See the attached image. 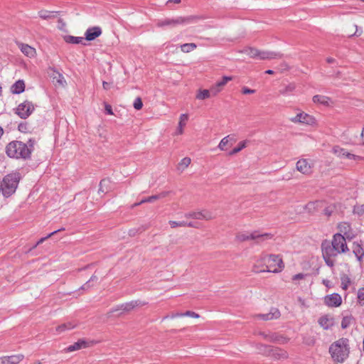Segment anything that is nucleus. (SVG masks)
Instances as JSON below:
<instances>
[{
  "label": "nucleus",
  "mask_w": 364,
  "mask_h": 364,
  "mask_svg": "<svg viewBox=\"0 0 364 364\" xmlns=\"http://www.w3.org/2000/svg\"><path fill=\"white\" fill-rule=\"evenodd\" d=\"M304 277V275L301 273L296 274L293 276L292 279L293 280H297V279H301Z\"/></svg>",
  "instance_id": "62"
},
{
  "label": "nucleus",
  "mask_w": 364,
  "mask_h": 364,
  "mask_svg": "<svg viewBox=\"0 0 364 364\" xmlns=\"http://www.w3.org/2000/svg\"><path fill=\"white\" fill-rule=\"evenodd\" d=\"M35 107L32 102L26 100L18 105L15 109V114H16L21 119H27L34 111Z\"/></svg>",
  "instance_id": "8"
},
{
  "label": "nucleus",
  "mask_w": 364,
  "mask_h": 364,
  "mask_svg": "<svg viewBox=\"0 0 364 364\" xmlns=\"http://www.w3.org/2000/svg\"><path fill=\"white\" fill-rule=\"evenodd\" d=\"M230 144V136H227L221 139L218 144V148L222 150H226L227 146Z\"/></svg>",
  "instance_id": "40"
},
{
  "label": "nucleus",
  "mask_w": 364,
  "mask_h": 364,
  "mask_svg": "<svg viewBox=\"0 0 364 364\" xmlns=\"http://www.w3.org/2000/svg\"><path fill=\"white\" fill-rule=\"evenodd\" d=\"M182 316H184V315H183V313H176V314H171V316H170V318H176V317H182ZM169 316H166L164 317L163 320L168 318Z\"/></svg>",
  "instance_id": "59"
},
{
  "label": "nucleus",
  "mask_w": 364,
  "mask_h": 364,
  "mask_svg": "<svg viewBox=\"0 0 364 364\" xmlns=\"http://www.w3.org/2000/svg\"><path fill=\"white\" fill-rule=\"evenodd\" d=\"M169 225H171V227L172 228H175L177 227H186V221L176 222V221L170 220Z\"/></svg>",
  "instance_id": "47"
},
{
  "label": "nucleus",
  "mask_w": 364,
  "mask_h": 364,
  "mask_svg": "<svg viewBox=\"0 0 364 364\" xmlns=\"http://www.w3.org/2000/svg\"><path fill=\"white\" fill-rule=\"evenodd\" d=\"M210 97L212 96L210 90H200L196 95V98L198 100H205Z\"/></svg>",
  "instance_id": "36"
},
{
  "label": "nucleus",
  "mask_w": 364,
  "mask_h": 364,
  "mask_svg": "<svg viewBox=\"0 0 364 364\" xmlns=\"http://www.w3.org/2000/svg\"><path fill=\"white\" fill-rule=\"evenodd\" d=\"M293 122H299L306 124H313L315 123V118L306 113L301 112L297 114L294 118L291 119Z\"/></svg>",
  "instance_id": "12"
},
{
  "label": "nucleus",
  "mask_w": 364,
  "mask_h": 364,
  "mask_svg": "<svg viewBox=\"0 0 364 364\" xmlns=\"http://www.w3.org/2000/svg\"><path fill=\"white\" fill-rule=\"evenodd\" d=\"M24 90H25V83L23 80H17L11 87V92L13 94L18 95V94L23 92Z\"/></svg>",
  "instance_id": "21"
},
{
  "label": "nucleus",
  "mask_w": 364,
  "mask_h": 364,
  "mask_svg": "<svg viewBox=\"0 0 364 364\" xmlns=\"http://www.w3.org/2000/svg\"><path fill=\"white\" fill-rule=\"evenodd\" d=\"M321 251L326 265L333 267L335 264L334 258L339 254L348 252L349 249L345 236L341 233H336L331 241L325 240L322 242Z\"/></svg>",
  "instance_id": "1"
},
{
  "label": "nucleus",
  "mask_w": 364,
  "mask_h": 364,
  "mask_svg": "<svg viewBox=\"0 0 364 364\" xmlns=\"http://www.w3.org/2000/svg\"><path fill=\"white\" fill-rule=\"evenodd\" d=\"M350 353L349 340L341 338L334 341L329 347L332 359L337 363H343Z\"/></svg>",
  "instance_id": "4"
},
{
  "label": "nucleus",
  "mask_w": 364,
  "mask_h": 364,
  "mask_svg": "<svg viewBox=\"0 0 364 364\" xmlns=\"http://www.w3.org/2000/svg\"><path fill=\"white\" fill-rule=\"evenodd\" d=\"M318 203V201L309 202L305 205L304 209L309 213H314L316 210Z\"/></svg>",
  "instance_id": "37"
},
{
  "label": "nucleus",
  "mask_w": 364,
  "mask_h": 364,
  "mask_svg": "<svg viewBox=\"0 0 364 364\" xmlns=\"http://www.w3.org/2000/svg\"><path fill=\"white\" fill-rule=\"evenodd\" d=\"M284 267V262L279 255H270L266 260L267 272L278 273Z\"/></svg>",
  "instance_id": "6"
},
{
  "label": "nucleus",
  "mask_w": 364,
  "mask_h": 364,
  "mask_svg": "<svg viewBox=\"0 0 364 364\" xmlns=\"http://www.w3.org/2000/svg\"><path fill=\"white\" fill-rule=\"evenodd\" d=\"M353 253L356 257L357 259L361 262L364 257V249L363 247L362 240L355 241L352 245Z\"/></svg>",
  "instance_id": "14"
},
{
  "label": "nucleus",
  "mask_w": 364,
  "mask_h": 364,
  "mask_svg": "<svg viewBox=\"0 0 364 364\" xmlns=\"http://www.w3.org/2000/svg\"><path fill=\"white\" fill-rule=\"evenodd\" d=\"M188 116L186 114H182L180 117L178 123V133L181 134L183 133V127L186 125V122L188 120Z\"/></svg>",
  "instance_id": "34"
},
{
  "label": "nucleus",
  "mask_w": 364,
  "mask_h": 364,
  "mask_svg": "<svg viewBox=\"0 0 364 364\" xmlns=\"http://www.w3.org/2000/svg\"><path fill=\"white\" fill-rule=\"evenodd\" d=\"M221 87H218V83L216 82L214 85H213L209 90L210 92V95L212 97L216 96L221 90Z\"/></svg>",
  "instance_id": "43"
},
{
  "label": "nucleus",
  "mask_w": 364,
  "mask_h": 364,
  "mask_svg": "<svg viewBox=\"0 0 364 364\" xmlns=\"http://www.w3.org/2000/svg\"><path fill=\"white\" fill-rule=\"evenodd\" d=\"M63 40L67 43H71V44H80V43H81V44L85 45V46L86 45L85 43H83L84 38H82V37H75V36H70V35H66V36H63Z\"/></svg>",
  "instance_id": "23"
},
{
  "label": "nucleus",
  "mask_w": 364,
  "mask_h": 364,
  "mask_svg": "<svg viewBox=\"0 0 364 364\" xmlns=\"http://www.w3.org/2000/svg\"><path fill=\"white\" fill-rule=\"evenodd\" d=\"M346 158L351 160H358L361 159L360 156L351 154L348 151L346 152Z\"/></svg>",
  "instance_id": "53"
},
{
  "label": "nucleus",
  "mask_w": 364,
  "mask_h": 364,
  "mask_svg": "<svg viewBox=\"0 0 364 364\" xmlns=\"http://www.w3.org/2000/svg\"><path fill=\"white\" fill-rule=\"evenodd\" d=\"M183 315H184V316H190V317H193V318H198L200 317L199 314H198L197 313H196L194 311H186V312L183 313Z\"/></svg>",
  "instance_id": "51"
},
{
  "label": "nucleus",
  "mask_w": 364,
  "mask_h": 364,
  "mask_svg": "<svg viewBox=\"0 0 364 364\" xmlns=\"http://www.w3.org/2000/svg\"><path fill=\"white\" fill-rule=\"evenodd\" d=\"M56 82L60 85H64V84L65 83L64 77L60 73H58V79L56 80Z\"/></svg>",
  "instance_id": "56"
},
{
  "label": "nucleus",
  "mask_w": 364,
  "mask_h": 364,
  "mask_svg": "<svg viewBox=\"0 0 364 364\" xmlns=\"http://www.w3.org/2000/svg\"><path fill=\"white\" fill-rule=\"evenodd\" d=\"M28 129H29L28 124L26 122H22L19 123V124L18 125V130L22 133L28 132V131H29Z\"/></svg>",
  "instance_id": "44"
},
{
  "label": "nucleus",
  "mask_w": 364,
  "mask_h": 364,
  "mask_svg": "<svg viewBox=\"0 0 364 364\" xmlns=\"http://www.w3.org/2000/svg\"><path fill=\"white\" fill-rule=\"evenodd\" d=\"M181 50L183 53H190L197 48V45L194 43H184L180 46Z\"/></svg>",
  "instance_id": "31"
},
{
  "label": "nucleus",
  "mask_w": 364,
  "mask_h": 364,
  "mask_svg": "<svg viewBox=\"0 0 364 364\" xmlns=\"http://www.w3.org/2000/svg\"><path fill=\"white\" fill-rule=\"evenodd\" d=\"M267 356H271L277 360L286 359L288 357L287 351L279 348L271 346L268 352H264Z\"/></svg>",
  "instance_id": "11"
},
{
  "label": "nucleus",
  "mask_w": 364,
  "mask_h": 364,
  "mask_svg": "<svg viewBox=\"0 0 364 364\" xmlns=\"http://www.w3.org/2000/svg\"><path fill=\"white\" fill-rule=\"evenodd\" d=\"M102 87L105 90H107L109 89L110 84L107 82L103 81L102 82Z\"/></svg>",
  "instance_id": "63"
},
{
  "label": "nucleus",
  "mask_w": 364,
  "mask_h": 364,
  "mask_svg": "<svg viewBox=\"0 0 364 364\" xmlns=\"http://www.w3.org/2000/svg\"><path fill=\"white\" fill-rule=\"evenodd\" d=\"M341 287L344 290H346L348 288L350 284L351 283L350 277L346 274H343L341 276Z\"/></svg>",
  "instance_id": "35"
},
{
  "label": "nucleus",
  "mask_w": 364,
  "mask_h": 364,
  "mask_svg": "<svg viewBox=\"0 0 364 364\" xmlns=\"http://www.w3.org/2000/svg\"><path fill=\"white\" fill-rule=\"evenodd\" d=\"M184 216L186 218H193L196 220H210L213 218L212 213L206 210H203L202 211H191L186 213Z\"/></svg>",
  "instance_id": "9"
},
{
  "label": "nucleus",
  "mask_w": 364,
  "mask_h": 364,
  "mask_svg": "<svg viewBox=\"0 0 364 364\" xmlns=\"http://www.w3.org/2000/svg\"><path fill=\"white\" fill-rule=\"evenodd\" d=\"M355 26L356 28V31H355V32L353 34L349 36L350 37H352V36H360L362 34V33H363L362 29H359L357 25H355Z\"/></svg>",
  "instance_id": "60"
},
{
  "label": "nucleus",
  "mask_w": 364,
  "mask_h": 364,
  "mask_svg": "<svg viewBox=\"0 0 364 364\" xmlns=\"http://www.w3.org/2000/svg\"><path fill=\"white\" fill-rule=\"evenodd\" d=\"M358 299L359 303L364 306V287L360 288L358 291Z\"/></svg>",
  "instance_id": "48"
},
{
  "label": "nucleus",
  "mask_w": 364,
  "mask_h": 364,
  "mask_svg": "<svg viewBox=\"0 0 364 364\" xmlns=\"http://www.w3.org/2000/svg\"><path fill=\"white\" fill-rule=\"evenodd\" d=\"M252 271L255 273L267 272L266 269H259L256 264L252 267Z\"/></svg>",
  "instance_id": "55"
},
{
  "label": "nucleus",
  "mask_w": 364,
  "mask_h": 364,
  "mask_svg": "<svg viewBox=\"0 0 364 364\" xmlns=\"http://www.w3.org/2000/svg\"><path fill=\"white\" fill-rule=\"evenodd\" d=\"M259 335L261 336L266 341L272 343H279L284 344L286 343L288 341L287 338L276 333H266L265 332H259Z\"/></svg>",
  "instance_id": "10"
},
{
  "label": "nucleus",
  "mask_w": 364,
  "mask_h": 364,
  "mask_svg": "<svg viewBox=\"0 0 364 364\" xmlns=\"http://www.w3.org/2000/svg\"><path fill=\"white\" fill-rule=\"evenodd\" d=\"M63 230H65V228H60L58 230H54L53 232L49 233L47 236L44 237H42L37 242L36 244L33 246V248H35L38 245L43 243L46 240H47L48 238L50 237L51 236L55 235L57 232H61Z\"/></svg>",
  "instance_id": "38"
},
{
  "label": "nucleus",
  "mask_w": 364,
  "mask_h": 364,
  "mask_svg": "<svg viewBox=\"0 0 364 364\" xmlns=\"http://www.w3.org/2000/svg\"><path fill=\"white\" fill-rule=\"evenodd\" d=\"M324 303L328 306L338 307L341 304L342 299L340 294L333 293L325 296Z\"/></svg>",
  "instance_id": "13"
},
{
  "label": "nucleus",
  "mask_w": 364,
  "mask_h": 364,
  "mask_svg": "<svg viewBox=\"0 0 364 364\" xmlns=\"http://www.w3.org/2000/svg\"><path fill=\"white\" fill-rule=\"evenodd\" d=\"M98 279L97 277L95 276V275H92L90 279L85 284H83L80 289H87L89 288H90L92 284H90V283L92 282H97Z\"/></svg>",
  "instance_id": "42"
},
{
  "label": "nucleus",
  "mask_w": 364,
  "mask_h": 364,
  "mask_svg": "<svg viewBox=\"0 0 364 364\" xmlns=\"http://www.w3.org/2000/svg\"><path fill=\"white\" fill-rule=\"evenodd\" d=\"M319 325L324 329H328L333 325V320L327 315L322 316L318 321Z\"/></svg>",
  "instance_id": "22"
},
{
  "label": "nucleus",
  "mask_w": 364,
  "mask_h": 364,
  "mask_svg": "<svg viewBox=\"0 0 364 364\" xmlns=\"http://www.w3.org/2000/svg\"><path fill=\"white\" fill-rule=\"evenodd\" d=\"M346 237V240H350L353 238L354 235H351L348 232H347V235H343Z\"/></svg>",
  "instance_id": "64"
},
{
  "label": "nucleus",
  "mask_w": 364,
  "mask_h": 364,
  "mask_svg": "<svg viewBox=\"0 0 364 364\" xmlns=\"http://www.w3.org/2000/svg\"><path fill=\"white\" fill-rule=\"evenodd\" d=\"M24 358L23 354L4 356L0 358V364H18Z\"/></svg>",
  "instance_id": "17"
},
{
  "label": "nucleus",
  "mask_w": 364,
  "mask_h": 364,
  "mask_svg": "<svg viewBox=\"0 0 364 364\" xmlns=\"http://www.w3.org/2000/svg\"><path fill=\"white\" fill-rule=\"evenodd\" d=\"M141 304V302L139 301H132L130 302H128V303H125V304H122V305L116 307V308H114L112 309L111 311H110V313H114L117 311H119V310H122L124 311H131L132 309H133L134 308H135L136 306H139Z\"/></svg>",
  "instance_id": "19"
},
{
  "label": "nucleus",
  "mask_w": 364,
  "mask_h": 364,
  "mask_svg": "<svg viewBox=\"0 0 364 364\" xmlns=\"http://www.w3.org/2000/svg\"><path fill=\"white\" fill-rule=\"evenodd\" d=\"M108 181L106 180V179H102L101 180L100 183V188H99V192H102V193H105V190L102 188V186L104 185H105Z\"/></svg>",
  "instance_id": "61"
},
{
  "label": "nucleus",
  "mask_w": 364,
  "mask_h": 364,
  "mask_svg": "<svg viewBox=\"0 0 364 364\" xmlns=\"http://www.w3.org/2000/svg\"><path fill=\"white\" fill-rule=\"evenodd\" d=\"M207 18L203 15H191L188 16H177L175 18H166L158 20L156 26L159 28H174L179 25H186L196 23L199 21Z\"/></svg>",
  "instance_id": "3"
},
{
  "label": "nucleus",
  "mask_w": 364,
  "mask_h": 364,
  "mask_svg": "<svg viewBox=\"0 0 364 364\" xmlns=\"http://www.w3.org/2000/svg\"><path fill=\"white\" fill-rule=\"evenodd\" d=\"M102 34V29L99 26L90 27L85 33V39L91 41Z\"/></svg>",
  "instance_id": "15"
},
{
  "label": "nucleus",
  "mask_w": 364,
  "mask_h": 364,
  "mask_svg": "<svg viewBox=\"0 0 364 364\" xmlns=\"http://www.w3.org/2000/svg\"><path fill=\"white\" fill-rule=\"evenodd\" d=\"M333 152L340 158L346 157L347 151L339 146H335L333 148Z\"/></svg>",
  "instance_id": "39"
},
{
  "label": "nucleus",
  "mask_w": 364,
  "mask_h": 364,
  "mask_svg": "<svg viewBox=\"0 0 364 364\" xmlns=\"http://www.w3.org/2000/svg\"><path fill=\"white\" fill-rule=\"evenodd\" d=\"M36 144V140L34 138L28 139L26 142L13 140L6 144L5 153L11 159L23 161L30 160L32 153L35 150Z\"/></svg>",
  "instance_id": "2"
},
{
  "label": "nucleus",
  "mask_w": 364,
  "mask_h": 364,
  "mask_svg": "<svg viewBox=\"0 0 364 364\" xmlns=\"http://www.w3.org/2000/svg\"><path fill=\"white\" fill-rule=\"evenodd\" d=\"M164 196H165V194L161 193L159 195H154V196L145 198L142 199L141 201L134 203L133 205V207L139 206L144 203H152V202L156 200L157 199H159L160 198L164 197Z\"/></svg>",
  "instance_id": "26"
},
{
  "label": "nucleus",
  "mask_w": 364,
  "mask_h": 364,
  "mask_svg": "<svg viewBox=\"0 0 364 364\" xmlns=\"http://www.w3.org/2000/svg\"><path fill=\"white\" fill-rule=\"evenodd\" d=\"M329 100V97L323 95H316L313 97V102L314 103H318L323 105H328Z\"/></svg>",
  "instance_id": "28"
},
{
  "label": "nucleus",
  "mask_w": 364,
  "mask_h": 364,
  "mask_svg": "<svg viewBox=\"0 0 364 364\" xmlns=\"http://www.w3.org/2000/svg\"><path fill=\"white\" fill-rule=\"evenodd\" d=\"M21 180V174L18 172L9 173L0 180V194L4 198H8L14 195L18 188Z\"/></svg>",
  "instance_id": "5"
},
{
  "label": "nucleus",
  "mask_w": 364,
  "mask_h": 364,
  "mask_svg": "<svg viewBox=\"0 0 364 364\" xmlns=\"http://www.w3.org/2000/svg\"><path fill=\"white\" fill-rule=\"evenodd\" d=\"M21 51L28 57H33L36 54V50L28 44L21 43L19 46Z\"/></svg>",
  "instance_id": "24"
},
{
  "label": "nucleus",
  "mask_w": 364,
  "mask_h": 364,
  "mask_svg": "<svg viewBox=\"0 0 364 364\" xmlns=\"http://www.w3.org/2000/svg\"><path fill=\"white\" fill-rule=\"evenodd\" d=\"M353 321L354 318L352 315H347L343 316L341 321V328L343 329L348 328Z\"/></svg>",
  "instance_id": "30"
},
{
  "label": "nucleus",
  "mask_w": 364,
  "mask_h": 364,
  "mask_svg": "<svg viewBox=\"0 0 364 364\" xmlns=\"http://www.w3.org/2000/svg\"><path fill=\"white\" fill-rule=\"evenodd\" d=\"M296 169L303 174L309 175L312 172V167L307 159H300L296 162Z\"/></svg>",
  "instance_id": "16"
},
{
  "label": "nucleus",
  "mask_w": 364,
  "mask_h": 364,
  "mask_svg": "<svg viewBox=\"0 0 364 364\" xmlns=\"http://www.w3.org/2000/svg\"><path fill=\"white\" fill-rule=\"evenodd\" d=\"M294 89V87L293 85H288L286 87L284 90H281L280 92L283 95H285L288 92H291Z\"/></svg>",
  "instance_id": "58"
},
{
  "label": "nucleus",
  "mask_w": 364,
  "mask_h": 364,
  "mask_svg": "<svg viewBox=\"0 0 364 364\" xmlns=\"http://www.w3.org/2000/svg\"><path fill=\"white\" fill-rule=\"evenodd\" d=\"M271 346H267L264 344L259 343L257 345V349L260 353L264 355V352H268Z\"/></svg>",
  "instance_id": "46"
},
{
  "label": "nucleus",
  "mask_w": 364,
  "mask_h": 364,
  "mask_svg": "<svg viewBox=\"0 0 364 364\" xmlns=\"http://www.w3.org/2000/svg\"><path fill=\"white\" fill-rule=\"evenodd\" d=\"M246 144H247V141H240L239 144H237V146L228 153V155L232 156L234 154H237L238 152H240L241 150H242L244 148L246 147Z\"/></svg>",
  "instance_id": "33"
},
{
  "label": "nucleus",
  "mask_w": 364,
  "mask_h": 364,
  "mask_svg": "<svg viewBox=\"0 0 364 364\" xmlns=\"http://www.w3.org/2000/svg\"><path fill=\"white\" fill-rule=\"evenodd\" d=\"M191 159L188 158V157H185L183 158L181 162L179 163L178 166H179V168L181 167V166H183V168H186L189 166V164H191Z\"/></svg>",
  "instance_id": "50"
},
{
  "label": "nucleus",
  "mask_w": 364,
  "mask_h": 364,
  "mask_svg": "<svg viewBox=\"0 0 364 364\" xmlns=\"http://www.w3.org/2000/svg\"><path fill=\"white\" fill-rule=\"evenodd\" d=\"M186 227L199 228V223L196 222H186Z\"/></svg>",
  "instance_id": "57"
},
{
  "label": "nucleus",
  "mask_w": 364,
  "mask_h": 364,
  "mask_svg": "<svg viewBox=\"0 0 364 364\" xmlns=\"http://www.w3.org/2000/svg\"><path fill=\"white\" fill-rule=\"evenodd\" d=\"M255 92V90L250 89L247 87H243L242 88V93L244 95L254 94Z\"/></svg>",
  "instance_id": "52"
},
{
  "label": "nucleus",
  "mask_w": 364,
  "mask_h": 364,
  "mask_svg": "<svg viewBox=\"0 0 364 364\" xmlns=\"http://www.w3.org/2000/svg\"><path fill=\"white\" fill-rule=\"evenodd\" d=\"M87 346V342L84 340H78L74 344L69 346L67 348V351L72 352L77 350H80Z\"/></svg>",
  "instance_id": "25"
},
{
  "label": "nucleus",
  "mask_w": 364,
  "mask_h": 364,
  "mask_svg": "<svg viewBox=\"0 0 364 364\" xmlns=\"http://www.w3.org/2000/svg\"><path fill=\"white\" fill-rule=\"evenodd\" d=\"M259 51V50H258L255 48L247 47V48H244L243 50L242 51V53L250 56L251 58L258 59Z\"/></svg>",
  "instance_id": "27"
},
{
  "label": "nucleus",
  "mask_w": 364,
  "mask_h": 364,
  "mask_svg": "<svg viewBox=\"0 0 364 364\" xmlns=\"http://www.w3.org/2000/svg\"><path fill=\"white\" fill-rule=\"evenodd\" d=\"M75 326V325L73 324L70 322L63 323L56 327V331L58 333H61V332L65 331L67 330L73 329Z\"/></svg>",
  "instance_id": "32"
},
{
  "label": "nucleus",
  "mask_w": 364,
  "mask_h": 364,
  "mask_svg": "<svg viewBox=\"0 0 364 364\" xmlns=\"http://www.w3.org/2000/svg\"><path fill=\"white\" fill-rule=\"evenodd\" d=\"M57 13H58L57 11H46V10H41V11H38V16H40V18L47 20V19L55 18L56 16L55 14H57Z\"/></svg>",
  "instance_id": "29"
},
{
  "label": "nucleus",
  "mask_w": 364,
  "mask_h": 364,
  "mask_svg": "<svg viewBox=\"0 0 364 364\" xmlns=\"http://www.w3.org/2000/svg\"><path fill=\"white\" fill-rule=\"evenodd\" d=\"M232 79L233 77L232 76H223L220 81L217 82L218 87H221L223 88V87L225 86L228 82L232 80Z\"/></svg>",
  "instance_id": "45"
},
{
  "label": "nucleus",
  "mask_w": 364,
  "mask_h": 364,
  "mask_svg": "<svg viewBox=\"0 0 364 364\" xmlns=\"http://www.w3.org/2000/svg\"><path fill=\"white\" fill-rule=\"evenodd\" d=\"M338 228L342 235H347V232H348L350 229V226L349 224H348L346 223H343L339 224Z\"/></svg>",
  "instance_id": "41"
},
{
  "label": "nucleus",
  "mask_w": 364,
  "mask_h": 364,
  "mask_svg": "<svg viewBox=\"0 0 364 364\" xmlns=\"http://www.w3.org/2000/svg\"><path fill=\"white\" fill-rule=\"evenodd\" d=\"M283 55L280 53L273 52V51H265V50H259V60H272V59H279L282 58Z\"/></svg>",
  "instance_id": "18"
},
{
  "label": "nucleus",
  "mask_w": 364,
  "mask_h": 364,
  "mask_svg": "<svg viewBox=\"0 0 364 364\" xmlns=\"http://www.w3.org/2000/svg\"><path fill=\"white\" fill-rule=\"evenodd\" d=\"M281 316L280 311L276 308H273L267 314H258L257 316L264 321L277 319Z\"/></svg>",
  "instance_id": "20"
},
{
  "label": "nucleus",
  "mask_w": 364,
  "mask_h": 364,
  "mask_svg": "<svg viewBox=\"0 0 364 364\" xmlns=\"http://www.w3.org/2000/svg\"><path fill=\"white\" fill-rule=\"evenodd\" d=\"M105 112H106L107 114H109V115H113L114 114L112 106L110 105H109L107 103H105Z\"/></svg>",
  "instance_id": "54"
},
{
  "label": "nucleus",
  "mask_w": 364,
  "mask_h": 364,
  "mask_svg": "<svg viewBox=\"0 0 364 364\" xmlns=\"http://www.w3.org/2000/svg\"><path fill=\"white\" fill-rule=\"evenodd\" d=\"M272 235L270 233L259 234L258 231H254L250 234L238 233L236 235V240L240 242H244L249 240H256L257 243H259L264 240L271 239Z\"/></svg>",
  "instance_id": "7"
},
{
  "label": "nucleus",
  "mask_w": 364,
  "mask_h": 364,
  "mask_svg": "<svg viewBox=\"0 0 364 364\" xmlns=\"http://www.w3.org/2000/svg\"><path fill=\"white\" fill-rule=\"evenodd\" d=\"M133 106L134 109H136V110L141 109L143 107V102L141 99L140 97L136 98V100L134 102Z\"/></svg>",
  "instance_id": "49"
}]
</instances>
